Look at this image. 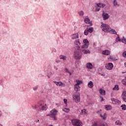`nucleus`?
<instances>
[{
    "label": "nucleus",
    "mask_w": 126,
    "mask_h": 126,
    "mask_svg": "<svg viewBox=\"0 0 126 126\" xmlns=\"http://www.w3.org/2000/svg\"><path fill=\"white\" fill-rule=\"evenodd\" d=\"M84 45L82 46L81 50L82 51V53L83 54H90V51L89 50H84V49H87L89 46V41L87 39H85L83 40Z\"/></svg>",
    "instance_id": "obj_1"
},
{
    "label": "nucleus",
    "mask_w": 126,
    "mask_h": 126,
    "mask_svg": "<svg viewBox=\"0 0 126 126\" xmlns=\"http://www.w3.org/2000/svg\"><path fill=\"white\" fill-rule=\"evenodd\" d=\"M74 57L75 60H80L82 58V51L81 49L76 48L74 52Z\"/></svg>",
    "instance_id": "obj_2"
},
{
    "label": "nucleus",
    "mask_w": 126,
    "mask_h": 126,
    "mask_svg": "<svg viewBox=\"0 0 126 126\" xmlns=\"http://www.w3.org/2000/svg\"><path fill=\"white\" fill-rule=\"evenodd\" d=\"M100 28H101L102 31H103V32H105V33H109V32H111V28L109 25L104 24L103 22H101Z\"/></svg>",
    "instance_id": "obj_3"
},
{
    "label": "nucleus",
    "mask_w": 126,
    "mask_h": 126,
    "mask_svg": "<svg viewBox=\"0 0 126 126\" xmlns=\"http://www.w3.org/2000/svg\"><path fill=\"white\" fill-rule=\"evenodd\" d=\"M72 97L73 101L76 103L80 102V94L79 93L76 92L73 94Z\"/></svg>",
    "instance_id": "obj_4"
},
{
    "label": "nucleus",
    "mask_w": 126,
    "mask_h": 126,
    "mask_svg": "<svg viewBox=\"0 0 126 126\" xmlns=\"http://www.w3.org/2000/svg\"><path fill=\"white\" fill-rule=\"evenodd\" d=\"M72 124L73 126H82V122L78 120H72Z\"/></svg>",
    "instance_id": "obj_5"
},
{
    "label": "nucleus",
    "mask_w": 126,
    "mask_h": 126,
    "mask_svg": "<svg viewBox=\"0 0 126 126\" xmlns=\"http://www.w3.org/2000/svg\"><path fill=\"white\" fill-rule=\"evenodd\" d=\"M57 113H58V111H57L56 109H54L50 111V113L52 116L51 118L54 119V121H57V117H56V116H57Z\"/></svg>",
    "instance_id": "obj_6"
},
{
    "label": "nucleus",
    "mask_w": 126,
    "mask_h": 126,
    "mask_svg": "<svg viewBox=\"0 0 126 126\" xmlns=\"http://www.w3.org/2000/svg\"><path fill=\"white\" fill-rule=\"evenodd\" d=\"M74 46L77 49H81L80 48V42L79 41V39H77L74 41Z\"/></svg>",
    "instance_id": "obj_7"
},
{
    "label": "nucleus",
    "mask_w": 126,
    "mask_h": 126,
    "mask_svg": "<svg viewBox=\"0 0 126 126\" xmlns=\"http://www.w3.org/2000/svg\"><path fill=\"white\" fill-rule=\"evenodd\" d=\"M102 17L103 18V20H107V19H109V18H110V16L109 14L103 12Z\"/></svg>",
    "instance_id": "obj_8"
},
{
    "label": "nucleus",
    "mask_w": 126,
    "mask_h": 126,
    "mask_svg": "<svg viewBox=\"0 0 126 126\" xmlns=\"http://www.w3.org/2000/svg\"><path fill=\"white\" fill-rule=\"evenodd\" d=\"M84 21L86 24H89L88 26H92V25H93V24H92V22H90V19H89V18H85Z\"/></svg>",
    "instance_id": "obj_9"
},
{
    "label": "nucleus",
    "mask_w": 126,
    "mask_h": 126,
    "mask_svg": "<svg viewBox=\"0 0 126 126\" xmlns=\"http://www.w3.org/2000/svg\"><path fill=\"white\" fill-rule=\"evenodd\" d=\"M105 67L107 68V69L111 70V69L114 67V65L112 63H108V64H106Z\"/></svg>",
    "instance_id": "obj_10"
},
{
    "label": "nucleus",
    "mask_w": 126,
    "mask_h": 126,
    "mask_svg": "<svg viewBox=\"0 0 126 126\" xmlns=\"http://www.w3.org/2000/svg\"><path fill=\"white\" fill-rule=\"evenodd\" d=\"M71 37L72 40H75V39H78V38H79V35L78 34V33H73L71 35Z\"/></svg>",
    "instance_id": "obj_11"
},
{
    "label": "nucleus",
    "mask_w": 126,
    "mask_h": 126,
    "mask_svg": "<svg viewBox=\"0 0 126 126\" xmlns=\"http://www.w3.org/2000/svg\"><path fill=\"white\" fill-rule=\"evenodd\" d=\"M86 67L88 69H92L93 68V65L90 63H88L86 64Z\"/></svg>",
    "instance_id": "obj_12"
},
{
    "label": "nucleus",
    "mask_w": 126,
    "mask_h": 126,
    "mask_svg": "<svg viewBox=\"0 0 126 126\" xmlns=\"http://www.w3.org/2000/svg\"><path fill=\"white\" fill-rule=\"evenodd\" d=\"M122 97L123 101L126 103V91L123 92Z\"/></svg>",
    "instance_id": "obj_13"
},
{
    "label": "nucleus",
    "mask_w": 126,
    "mask_h": 126,
    "mask_svg": "<svg viewBox=\"0 0 126 126\" xmlns=\"http://www.w3.org/2000/svg\"><path fill=\"white\" fill-rule=\"evenodd\" d=\"M74 90L76 92L78 91H80V86L77 85H74Z\"/></svg>",
    "instance_id": "obj_14"
},
{
    "label": "nucleus",
    "mask_w": 126,
    "mask_h": 126,
    "mask_svg": "<svg viewBox=\"0 0 126 126\" xmlns=\"http://www.w3.org/2000/svg\"><path fill=\"white\" fill-rule=\"evenodd\" d=\"M99 92L100 95H106V91L102 89H100L99 90Z\"/></svg>",
    "instance_id": "obj_15"
},
{
    "label": "nucleus",
    "mask_w": 126,
    "mask_h": 126,
    "mask_svg": "<svg viewBox=\"0 0 126 126\" xmlns=\"http://www.w3.org/2000/svg\"><path fill=\"white\" fill-rule=\"evenodd\" d=\"M103 55H105V56H109L110 55V51L108 50H106L102 51Z\"/></svg>",
    "instance_id": "obj_16"
},
{
    "label": "nucleus",
    "mask_w": 126,
    "mask_h": 126,
    "mask_svg": "<svg viewBox=\"0 0 126 126\" xmlns=\"http://www.w3.org/2000/svg\"><path fill=\"white\" fill-rule=\"evenodd\" d=\"M88 86L89 87V88H93V87L94 85H93V82L92 81H90L89 83L88 84Z\"/></svg>",
    "instance_id": "obj_17"
},
{
    "label": "nucleus",
    "mask_w": 126,
    "mask_h": 126,
    "mask_svg": "<svg viewBox=\"0 0 126 126\" xmlns=\"http://www.w3.org/2000/svg\"><path fill=\"white\" fill-rule=\"evenodd\" d=\"M60 60H63V61H66L67 57L64 55H61L60 56Z\"/></svg>",
    "instance_id": "obj_18"
},
{
    "label": "nucleus",
    "mask_w": 126,
    "mask_h": 126,
    "mask_svg": "<svg viewBox=\"0 0 126 126\" xmlns=\"http://www.w3.org/2000/svg\"><path fill=\"white\" fill-rule=\"evenodd\" d=\"M105 4L102 3H96V6H98L99 8L100 7H105Z\"/></svg>",
    "instance_id": "obj_19"
},
{
    "label": "nucleus",
    "mask_w": 126,
    "mask_h": 126,
    "mask_svg": "<svg viewBox=\"0 0 126 126\" xmlns=\"http://www.w3.org/2000/svg\"><path fill=\"white\" fill-rule=\"evenodd\" d=\"M111 101L112 102V104H114V105H116V104L118 103V100L114 98H111Z\"/></svg>",
    "instance_id": "obj_20"
},
{
    "label": "nucleus",
    "mask_w": 126,
    "mask_h": 126,
    "mask_svg": "<svg viewBox=\"0 0 126 126\" xmlns=\"http://www.w3.org/2000/svg\"><path fill=\"white\" fill-rule=\"evenodd\" d=\"M105 109L106 111H110L112 109V106L110 105H105Z\"/></svg>",
    "instance_id": "obj_21"
},
{
    "label": "nucleus",
    "mask_w": 126,
    "mask_h": 126,
    "mask_svg": "<svg viewBox=\"0 0 126 126\" xmlns=\"http://www.w3.org/2000/svg\"><path fill=\"white\" fill-rule=\"evenodd\" d=\"M87 29L88 30L89 33H92V32H93V31L94 30V28H93L92 27L89 28V29L87 28Z\"/></svg>",
    "instance_id": "obj_22"
},
{
    "label": "nucleus",
    "mask_w": 126,
    "mask_h": 126,
    "mask_svg": "<svg viewBox=\"0 0 126 126\" xmlns=\"http://www.w3.org/2000/svg\"><path fill=\"white\" fill-rule=\"evenodd\" d=\"M61 86V87H64L65 86V84L62 82H59V86Z\"/></svg>",
    "instance_id": "obj_23"
},
{
    "label": "nucleus",
    "mask_w": 126,
    "mask_h": 126,
    "mask_svg": "<svg viewBox=\"0 0 126 126\" xmlns=\"http://www.w3.org/2000/svg\"><path fill=\"white\" fill-rule=\"evenodd\" d=\"M119 89V85H116L115 87L113 88V90H114L115 91H118Z\"/></svg>",
    "instance_id": "obj_24"
},
{
    "label": "nucleus",
    "mask_w": 126,
    "mask_h": 126,
    "mask_svg": "<svg viewBox=\"0 0 126 126\" xmlns=\"http://www.w3.org/2000/svg\"><path fill=\"white\" fill-rule=\"evenodd\" d=\"M78 13L80 16H83L84 15V12L83 11H79L78 12Z\"/></svg>",
    "instance_id": "obj_25"
},
{
    "label": "nucleus",
    "mask_w": 126,
    "mask_h": 126,
    "mask_svg": "<svg viewBox=\"0 0 126 126\" xmlns=\"http://www.w3.org/2000/svg\"><path fill=\"white\" fill-rule=\"evenodd\" d=\"M76 82H77V84H75V85H78L79 86L80 84H82V81H80V80H76Z\"/></svg>",
    "instance_id": "obj_26"
},
{
    "label": "nucleus",
    "mask_w": 126,
    "mask_h": 126,
    "mask_svg": "<svg viewBox=\"0 0 126 126\" xmlns=\"http://www.w3.org/2000/svg\"><path fill=\"white\" fill-rule=\"evenodd\" d=\"M110 32H112V34H114V35H117V32L115 30L111 29Z\"/></svg>",
    "instance_id": "obj_27"
},
{
    "label": "nucleus",
    "mask_w": 126,
    "mask_h": 126,
    "mask_svg": "<svg viewBox=\"0 0 126 126\" xmlns=\"http://www.w3.org/2000/svg\"><path fill=\"white\" fill-rule=\"evenodd\" d=\"M86 113V110L85 109H84L81 110V112L80 114V115H85V114Z\"/></svg>",
    "instance_id": "obj_28"
},
{
    "label": "nucleus",
    "mask_w": 126,
    "mask_h": 126,
    "mask_svg": "<svg viewBox=\"0 0 126 126\" xmlns=\"http://www.w3.org/2000/svg\"><path fill=\"white\" fill-rule=\"evenodd\" d=\"M115 125H117V126H122L123 124H122V122H120V121H117L115 122Z\"/></svg>",
    "instance_id": "obj_29"
},
{
    "label": "nucleus",
    "mask_w": 126,
    "mask_h": 126,
    "mask_svg": "<svg viewBox=\"0 0 126 126\" xmlns=\"http://www.w3.org/2000/svg\"><path fill=\"white\" fill-rule=\"evenodd\" d=\"M63 112H65V113H69V109H68V108H63Z\"/></svg>",
    "instance_id": "obj_30"
},
{
    "label": "nucleus",
    "mask_w": 126,
    "mask_h": 126,
    "mask_svg": "<svg viewBox=\"0 0 126 126\" xmlns=\"http://www.w3.org/2000/svg\"><path fill=\"white\" fill-rule=\"evenodd\" d=\"M99 126H108V124L105 122H102L99 125Z\"/></svg>",
    "instance_id": "obj_31"
},
{
    "label": "nucleus",
    "mask_w": 126,
    "mask_h": 126,
    "mask_svg": "<svg viewBox=\"0 0 126 126\" xmlns=\"http://www.w3.org/2000/svg\"><path fill=\"white\" fill-rule=\"evenodd\" d=\"M118 37L116 38V42H122V39L120 38V36H119V34H117Z\"/></svg>",
    "instance_id": "obj_32"
},
{
    "label": "nucleus",
    "mask_w": 126,
    "mask_h": 126,
    "mask_svg": "<svg viewBox=\"0 0 126 126\" xmlns=\"http://www.w3.org/2000/svg\"><path fill=\"white\" fill-rule=\"evenodd\" d=\"M121 108H122V110H126V105L125 104H123L121 106Z\"/></svg>",
    "instance_id": "obj_33"
},
{
    "label": "nucleus",
    "mask_w": 126,
    "mask_h": 126,
    "mask_svg": "<svg viewBox=\"0 0 126 126\" xmlns=\"http://www.w3.org/2000/svg\"><path fill=\"white\" fill-rule=\"evenodd\" d=\"M114 6H116V5H118V6H120V5L118 4V2H117V0H114Z\"/></svg>",
    "instance_id": "obj_34"
},
{
    "label": "nucleus",
    "mask_w": 126,
    "mask_h": 126,
    "mask_svg": "<svg viewBox=\"0 0 126 126\" xmlns=\"http://www.w3.org/2000/svg\"><path fill=\"white\" fill-rule=\"evenodd\" d=\"M84 35H86V36H87V35H88V33H89V32H88V30H86L85 31H84Z\"/></svg>",
    "instance_id": "obj_35"
},
{
    "label": "nucleus",
    "mask_w": 126,
    "mask_h": 126,
    "mask_svg": "<svg viewBox=\"0 0 126 126\" xmlns=\"http://www.w3.org/2000/svg\"><path fill=\"white\" fill-rule=\"evenodd\" d=\"M106 116V113L104 114V115L102 116V114H100V117L103 118V120H106V117H105Z\"/></svg>",
    "instance_id": "obj_36"
},
{
    "label": "nucleus",
    "mask_w": 126,
    "mask_h": 126,
    "mask_svg": "<svg viewBox=\"0 0 126 126\" xmlns=\"http://www.w3.org/2000/svg\"><path fill=\"white\" fill-rule=\"evenodd\" d=\"M121 42H123L124 44H126V39L125 37L123 36V39L121 40Z\"/></svg>",
    "instance_id": "obj_37"
},
{
    "label": "nucleus",
    "mask_w": 126,
    "mask_h": 126,
    "mask_svg": "<svg viewBox=\"0 0 126 126\" xmlns=\"http://www.w3.org/2000/svg\"><path fill=\"white\" fill-rule=\"evenodd\" d=\"M39 108H40L42 111H44V110L46 111V110H47V108L44 106H42L41 107H39Z\"/></svg>",
    "instance_id": "obj_38"
},
{
    "label": "nucleus",
    "mask_w": 126,
    "mask_h": 126,
    "mask_svg": "<svg viewBox=\"0 0 126 126\" xmlns=\"http://www.w3.org/2000/svg\"><path fill=\"white\" fill-rule=\"evenodd\" d=\"M123 84L126 86V79H124L122 81Z\"/></svg>",
    "instance_id": "obj_39"
},
{
    "label": "nucleus",
    "mask_w": 126,
    "mask_h": 126,
    "mask_svg": "<svg viewBox=\"0 0 126 126\" xmlns=\"http://www.w3.org/2000/svg\"><path fill=\"white\" fill-rule=\"evenodd\" d=\"M99 10H100V7H98V6H96L95 11H99Z\"/></svg>",
    "instance_id": "obj_40"
},
{
    "label": "nucleus",
    "mask_w": 126,
    "mask_h": 126,
    "mask_svg": "<svg viewBox=\"0 0 126 126\" xmlns=\"http://www.w3.org/2000/svg\"><path fill=\"white\" fill-rule=\"evenodd\" d=\"M92 126H98V124H97V122H94V124H93Z\"/></svg>",
    "instance_id": "obj_41"
},
{
    "label": "nucleus",
    "mask_w": 126,
    "mask_h": 126,
    "mask_svg": "<svg viewBox=\"0 0 126 126\" xmlns=\"http://www.w3.org/2000/svg\"><path fill=\"white\" fill-rule=\"evenodd\" d=\"M54 82L55 83V84L57 85V86H59V82H57V81H54Z\"/></svg>",
    "instance_id": "obj_42"
},
{
    "label": "nucleus",
    "mask_w": 126,
    "mask_h": 126,
    "mask_svg": "<svg viewBox=\"0 0 126 126\" xmlns=\"http://www.w3.org/2000/svg\"><path fill=\"white\" fill-rule=\"evenodd\" d=\"M65 70L66 72H67V73H68L69 72V71H68V69H67V68H65Z\"/></svg>",
    "instance_id": "obj_43"
},
{
    "label": "nucleus",
    "mask_w": 126,
    "mask_h": 126,
    "mask_svg": "<svg viewBox=\"0 0 126 126\" xmlns=\"http://www.w3.org/2000/svg\"><path fill=\"white\" fill-rule=\"evenodd\" d=\"M100 98H101V102H102V101H104V98H103V97H102L101 96H99Z\"/></svg>",
    "instance_id": "obj_44"
},
{
    "label": "nucleus",
    "mask_w": 126,
    "mask_h": 126,
    "mask_svg": "<svg viewBox=\"0 0 126 126\" xmlns=\"http://www.w3.org/2000/svg\"><path fill=\"white\" fill-rule=\"evenodd\" d=\"M37 89H38V86H36L33 88V90H37Z\"/></svg>",
    "instance_id": "obj_45"
},
{
    "label": "nucleus",
    "mask_w": 126,
    "mask_h": 126,
    "mask_svg": "<svg viewBox=\"0 0 126 126\" xmlns=\"http://www.w3.org/2000/svg\"><path fill=\"white\" fill-rule=\"evenodd\" d=\"M47 117H50V118H51L52 117V114H47L46 115Z\"/></svg>",
    "instance_id": "obj_46"
},
{
    "label": "nucleus",
    "mask_w": 126,
    "mask_h": 126,
    "mask_svg": "<svg viewBox=\"0 0 126 126\" xmlns=\"http://www.w3.org/2000/svg\"><path fill=\"white\" fill-rule=\"evenodd\" d=\"M56 63H61V61H60V60H56Z\"/></svg>",
    "instance_id": "obj_47"
},
{
    "label": "nucleus",
    "mask_w": 126,
    "mask_h": 126,
    "mask_svg": "<svg viewBox=\"0 0 126 126\" xmlns=\"http://www.w3.org/2000/svg\"><path fill=\"white\" fill-rule=\"evenodd\" d=\"M63 101H64V103L65 104V103H66V102L67 101V100L66 99H64Z\"/></svg>",
    "instance_id": "obj_48"
},
{
    "label": "nucleus",
    "mask_w": 126,
    "mask_h": 126,
    "mask_svg": "<svg viewBox=\"0 0 126 126\" xmlns=\"http://www.w3.org/2000/svg\"><path fill=\"white\" fill-rule=\"evenodd\" d=\"M54 68L56 70H58V68L56 67V66H54Z\"/></svg>",
    "instance_id": "obj_49"
},
{
    "label": "nucleus",
    "mask_w": 126,
    "mask_h": 126,
    "mask_svg": "<svg viewBox=\"0 0 126 126\" xmlns=\"http://www.w3.org/2000/svg\"><path fill=\"white\" fill-rule=\"evenodd\" d=\"M40 107H42V106H43V104H42V103H40Z\"/></svg>",
    "instance_id": "obj_50"
},
{
    "label": "nucleus",
    "mask_w": 126,
    "mask_h": 126,
    "mask_svg": "<svg viewBox=\"0 0 126 126\" xmlns=\"http://www.w3.org/2000/svg\"><path fill=\"white\" fill-rule=\"evenodd\" d=\"M110 60H114V58H113V57H110Z\"/></svg>",
    "instance_id": "obj_51"
},
{
    "label": "nucleus",
    "mask_w": 126,
    "mask_h": 126,
    "mask_svg": "<svg viewBox=\"0 0 126 126\" xmlns=\"http://www.w3.org/2000/svg\"><path fill=\"white\" fill-rule=\"evenodd\" d=\"M37 108H38V107L37 106V105H35V109H37Z\"/></svg>",
    "instance_id": "obj_52"
},
{
    "label": "nucleus",
    "mask_w": 126,
    "mask_h": 126,
    "mask_svg": "<svg viewBox=\"0 0 126 126\" xmlns=\"http://www.w3.org/2000/svg\"><path fill=\"white\" fill-rule=\"evenodd\" d=\"M124 65H125V66H126V62L124 63Z\"/></svg>",
    "instance_id": "obj_53"
},
{
    "label": "nucleus",
    "mask_w": 126,
    "mask_h": 126,
    "mask_svg": "<svg viewBox=\"0 0 126 126\" xmlns=\"http://www.w3.org/2000/svg\"><path fill=\"white\" fill-rule=\"evenodd\" d=\"M68 73H69L70 75H71V72H69Z\"/></svg>",
    "instance_id": "obj_54"
},
{
    "label": "nucleus",
    "mask_w": 126,
    "mask_h": 126,
    "mask_svg": "<svg viewBox=\"0 0 126 126\" xmlns=\"http://www.w3.org/2000/svg\"><path fill=\"white\" fill-rule=\"evenodd\" d=\"M99 111H97L96 112V113H97V114H99Z\"/></svg>",
    "instance_id": "obj_55"
},
{
    "label": "nucleus",
    "mask_w": 126,
    "mask_h": 126,
    "mask_svg": "<svg viewBox=\"0 0 126 126\" xmlns=\"http://www.w3.org/2000/svg\"><path fill=\"white\" fill-rule=\"evenodd\" d=\"M122 73H126V72H122Z\"/></svg>",
    "instance_id": "obj_56"
},
{
    "label": "nucleus",
    "mask_w": 126,
    "mask_h": 126,
    "mask_svg": "<svg viewBox=\"0 0 126 126\" xmlns=\"http://www.w3.org/2000/svg\"><path fill=\"white\" fill-rule=\"evenodd\" d=\"M0 126H2V125H1V124H0Z\"/></svg>",
    "instance_id": "obj_57"
},
{
    "label": "nucleus",
    "mask_w": 126,
    "mask_h": 126,
    "mask_svg": "<svg viewBox=\"0 0 126 126\" xmlns=\"http://www.w3.org/2000/svg\"><path fill=\"white\" fill-rule=\"evenodd\" d=\"M95 45V43H94V46Z\"/></svg>",
    "instance_id": "obj_58"
},
{
    "label": "nucleus",
    "mask_w": 126,
    "mask_h": 126,
    "mask_svg": "<svg viewBox=\"0 0 126 126\" xmlns=\"http://www.w3.org/2000/svg\"><path fill=\"white\" fill-rule=\"evenodd\" d=\"M37 122H39V120H37Z\"/></svg>",
    "instance_id": "obj_59"
},
{
    "label": "nucleus",
    "mask_w": 126,
    "mask_h": 126,
    "mask_svg": "<svg viewBox=\"0 0 126 126\" xmlns=\"http://www.w3.org/2000/svg\"><path fill=\"white\" fill-rule=\"evenodd\" d=\"M53 126L52 125H50V126Z\"/></svg>",
    "instance_id": "obj_60"
},
{
    "label": "nucleus",
    "mask_w": 126,
    "mask_h": 126,
    "mask_svg": "<svg viewBox=\"0 0 126 126\" xmlns=\"http://www.w3.org/2000/svg\"><path fill=\"white\" fill-rule=\"evenodd\" d=\"M100 111H102V110L100 109Z\"/></svg>",
    "instance_id": "obj_61"
},
{
    "label": "nucleus",
    "mask_w": 126,
    "mask_h": 126,
    "mask_svg": "<svg viewBox=\"0 0 126 126\" xmlns=\"http://www.w3.org/2000/svg\"><path fill=\"white\" fill-rule=\"evenodd\" d=\"M102 75H104V74H102Z\"/></svg>",
    "instance_id": "obj_62"
}]
</instances>
